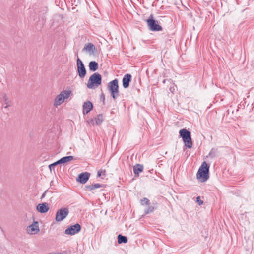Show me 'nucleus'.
I'll list each match as a JSON object with an SVG mask.
<instances>
[{
  "mask_svg": "<svg viewBox=\"0 0 254 254\" xmlns=\"http://www.w3.org/2000/svg\"><path fill=\"white\" fill-rule=\"evenodd\" d=\"M209 169V166L205 161H204L199 167L196 176L201 182H205L208 179Z\"/></svg>",
  "mask_w": 254,
  "mask_h": 254,
  "instance_id": "f257e3e1",
  "label": "nucleus"
},
{
  "mask_svg": "<svg viewBox=\"0 0 254 254\" xmlns=\"http://www.w3.org/2000/svg\"><path fill=\"white\" fill-rule=\"evenodd\" d=\"M72 95L71 90H64L60 92L55 98L54 101V107L57 108L62 104L65 100L68 99Z\"/></svg>",
  "mask_w": 254,
  "mask_h": 254,
  "instance_id": "f03ea898",
  "label": "nucleus"
},
{
  "mask_svg": "<svg viewBox=\"0 0 254 254\" xmlns=\"http://www.w3.org/2000/svg\"><path fill=\"white\" fill-rule=\"evenodd\" d=\"M101 75L98 73H94L89 77L87 86L89 89H94L101 85Z\"/></svg>",
  "mask_w": 254,
  "mask_h": 254,
  "instance_id": "7ed1b4c3",
  "label": "nucleus"
},
{
  "mask_svg": "<svg viewBox=\"0 0 254 254\" xmlns=\"http://www.w3.org/2000/svg\"><path fill=\"white\" fill-rule=\"evenodd\" d=\"M108 91L114 99H116L119 95L118 80L115 79L110 81L107 86Z\"/></svg>",
  "mask_w": 254,
  "mask_h": 254,
  "instance_id": "20e7f679",
  "label": "nucleus"
},
{
  "mask_svg": "<svg viewBox=\"0 0 254 254\" xmlns=\"http://www.w3.org/2000/svg\"><path fill=\"white\" fill-rule=\"evenodd\" d=\"M179 134L185 143V145L189 148H191L192 143L190 132L186 129H182L179 131Z\"/></svg>",
  "mask_w": 254,
  "mask_h": 254,
  "instance_id": "39448f33",
  "label": "nucleus"
},
{
  "mask_svg": "<svg viewBox=\"0 0 254 254\" xmlns=\"http://www.w3.org/2000/svg\"><path fill=\"white\" fill-rule=\"evenodd\" d=\"M69 212L67 208H61L56 213L55 220L57 222H61L64 220L68 216Z\"/></svg>",
  "mask_w": 254,
  "mask_h": 254,
  "instance_id": "423d86ee",
  "label": "nucleus"
},
{
  "mask_svg": "<svg viewBox=\"0 0 254 254\" xmlns=\"http://www.w3.org/2000/svg\"><path fill=\"white\" fill-rule=\"evenodd\" d=\"M150 17L151 18H149L147 20L149 29L152 31H159L161 30V26L158 24L157 22L153 19L152 16L151 15Z\"/></svg>",
  "mask_w": 254,
  "mask_h": 254,
  "instance_id": "0eeeda50",
  "label": "nucleus"
},
{
  "mask_svg": "<svg viewBox=\"0 0 254 254\" xmlns=\"http://www.w3.org/2000/svg\"><path fill=\"white\" fill-rule=\"evenodd\" d=\"M77 71L79 76L80 78L85 77L86 74V71L84 67V64L79 58L77 59Z\"/></svg>",
  "mask_w": 254,
  "mask_h": 254,
  "instance_id": "6e6552de",
  "label": "nucleus"
},
{
  "mask_svg": "<svg viewBox=\"0 0 254 254\" xmlns=\"http://www.w3.org/2000/svg\"><path fill=\"white\" fill-rule=\"evenodd\" d=\"M81 230L80 225L77 223L75 225L69 227L65 230V234L66 235H75L79 232Z\"/></svg>",
  "mask_w": 254,
  "mask_h": 254,
  "instance_id": "1a4fd4ad",
  "label": "nucleus"
},
{
  "mask_svg": "<svg viewBox=\"0 0 254 254\" xmlns=\"http://www.w3.org/2000/svg\"><path fill=\"white\" fill-rule=\"evenodd\" d=\"M27 232L28 234L34 235L39 232L38 223L34 221L32 224L27 227Z\"/></svg>",
  "mask_w": 254,
  "mask_h": 254,
  "instance_id": "9d476101",
  "label": "nucleus"
},
{
  "mask_svg": "<svg viewBox=\"0 0 254 254\" xmlns=\"http://www.w3.org/2000/svg\"><path fill=\"white\" fill-rule=\"evenodd\" d=\"M90 173L87 172L80 173L77 179V181L81 183L85 184L89 179Z\"/></svg>",
  "mask_w": 254,
  "mask_h": 254,
  "instance_id": "9b49d317",
  "label": "nucleus"
},
{
  "mask_svg": "<svg viewBox=\"0 0 254 254\" xmlns=\"http://www.w3.org/2000/svg\"><path fill=\"white\" fill-rule=\"evenodd\" d=\"M0 102L4 103L6 105L4 107L5 108L11 106V101L5 94L1 93L0 94Z\"/></svg>",
  "mask_w": 254,
  "mask_h": 254,
  "instance_id": "f8f14e48",
  "label": "nucleus"
},
{
  "mask_svg": "<svg viewBox=\"0 0 254 254\" xmlns=\"http://www.w3.org/2000/svg\"><path fill=\"white\" fill-rule=\"evenodd\" d=\"M93 109V104L90 101H86L83 105V113L87 114Z\"/></svg>",
  "mask_w": 254,
  "mask_h": 254,
  "instance_id": "ddd939ff",
  "label": "nucleus"
},
{
  "mask_svg": "<svg viewBox=\"0 0 254 254\" xmlns=\"http://www.w3.org/2000/svg\"><path fill=\"white\" fill-rule=\"evenodd\" d=\"M83 50L88 52L89 54L91 55L94 54L96 48L92 43H89L84 46Z\"/></svg>",
  "mask_w": 254,
  "mask_h": 254,
  "instance_id": "4468645a",
  "label": "nucleus"
},
{
  "mask_svg": "<svg viewBox=\"0 0 254 254\" xmlns=\"http://www.w3.org/2000/svg\"><path fill=\"white\" fill-rule=\"evenodd\" d=\"M131 79V76L129 74H127L124 76L123 78V86L124 88H127L129 87Z\"/></svg>",
  "mask_w": 254,
  "mask_h": 254,
  "instance_id": "2eb2a0df",
  "label": "nucleus"
},
{
  "mask_svg": "<svg viewBox=\"0 0 254 254\" xmlns=\"http://www.w3.org/2000/svg\"><path fill=\"white\" fill-rule=\"evenodd\" d=\"M49 208L48 206V205L46 203L39 204L37 206V210L40 213H46L48 212Z\"/></svg>",
  "mask_w": 254,
  "mask_h": 254,
  "instance_id": "dca6fc26",
  "label": "nucleus"
},
{
  "mask_svg": "<svg viewBox=\"0 0 254 254\" xmlns=\"http://www.w3.org/2000/svg\"><path fill=\"white\" fill-rule=\"evenodd\" d=\"M143 170V166L140 164H136L133 167V172L136 176H138L139 174Z\"/></svg>",
  "mask_w": 254,
  "mask_h": 254,
  "instance_id": "f3484780",
  "label": "nucleus"
},
{
  "mask_svg": "<svg viewBox=\"0 0 254 254\" xmlns=\"http://www.w3.org/2000/svg\"><path fill=\"white\" fill-rule=\"evenodd\" d=\"M98 67V63L95 61H91L89 64V69L92 71H95Z\"/></svg>",
  "mask_w": 254,
  "mask_h": 254,
  "instance_id": "a211bd4d",
  "label": "nucleus"
},
{
  "mask_svg": "<svg viewBox=\"0 0 254 254\" xmlns=\"http://www.w3.org/2000/svg\"><path fill=\"white\" fill-rule=\"evenodd\" d=\"M73 160V156H69L62 158L60 159L61 164H65Z\"/></svg>",
  "mask_w": 254,
  "mask_h": 254,
  "instance_id": "6ab92c4d",
  "label": "nucleus"
},
{
  "mask_svg": "<svg viewBox=\"0 0 254 254\" xmlns=\"http://www.w3.org/2000/svg\"><path fill=\"white\" fill-rule=\"evenodd\" d=\"M127 242V239L126 236H123L121 234L118 236V242L119 244L126 243Z\"/></svg>",
  "mask_w": 254,
  "mask_h": 254,
  "instance_id": "aec40b11",
  "label": "nucleus"
},
{
  "mask_svg": "<svg viewBox=\"0 0 254 254\" xmlns=\"http://www.w3.org/2000/svg\"><path fill=\"white\" fill-rule=\"evenodd\" d=\"M95 120L96 124H100L103 121V116L102 115H98Z\"/></svg>",
  "mask_w": 254,
  "mask_h": 254,
  "instance_id": "412c9836",
  "label": "nucleus"
},
{
  "mask_svg": "<svg viewBox=\"0 0 254 254\" xmlns=\"http://www.w3.org/2000/svg\"><path fill=\"white\" fill-rule=\"evenodd\" d=\"M154 209V208L152 206H149L145 210V212L146 214H149L152 212Z\"/></svg>",
  "mask_w": 254,
  "mask_h": 254,
  "instance_id": "4be33fe9",
  "label": "nucleus"
},
{
  "mask_svg": "<svg viewBox=\"0 0 254 254\" xmlns=\"http://www.w3.org/2000/svg\"><path fill=\"white\" fill-rule=\"evenodd\" d=\"M149 200L146 198H144L140 200L141 205H147L148 204Z\"/></svg>",
  "mask_w": 254,
  "mask_h": 254,
  "instance_id": "5701e85b",
  "label": "nucleus"
},
{
  "mask_svg": "<svg viewBox=\"0 0 254 254\" xmlns=\"http://www.w3.org/2000/svg\"><path fill=\"white\" fill-rule=\"evenodd\" d=\"M61 164V162H60V159L58 161L50 164L49 166V167L50 168V169L51 170H52V167H55L56 165H58V164Z\"/></svg>",
  "mask_w": 254,
  "mask_h": 254,
  "instance_id": "b1692460",
  "label": "nucleus"
},
{
  "mask_svg": "<svg viewBox=\"0 0 254 254\" xmlns=\"http://www.w3.org/2000/svg\"><path fill=\"white\" fill-rule=\"evenodd\" d=\"M105 174V170H99L98 171V173H97V176L98 177H100L102 175H104Z\"/></svg>",
  "mask_w": 254,
  "mask_h": 254,
  "instance_id": "393cba45",
  "label": "nucleus"
},
{
  "mask_svg": "<svg viewBox=\"0 0 254 254\" xmlns=\"http://www.w3.org/2000/svg\"><path fill=\"white\" fill-rule=\"evenodd\" d=\"M86 188H87V190H95L94 187L93 185L87 186Z\"/></svg>",
  "mask_w": 254,
  "mask_h": 254,
  "instance_id": "a878e982",
  "label": "nucleus"
},
{
  "mask_svg": "<svg viewBox=\"0 0 254 254\" xmlns=\"http://www.w3.org/2000/svg\"><path fill=\"white\" fill-rule=\"evenodd\" d=\"M196 199H197V201L198 202V204L199 205H201L203 204V202L202 200H201L200 198V197L199 196H198L197 198H196Z\"/></svg>",
  "mask_w": 254,
  "mask_h": 254,
  "instance_id": "bb28decb",
  "label": "nucleus"
},
{
  "mask_svg": "<svg viewBox=\"0 0 254 254\" xmlns=\"http://www.w3.org/2000/svg\"><path fill=\"white\" fill-rule=\"evenodd\" d=\"M92 185H93L95 189L99 188L101 187V185L99 183H96V184H92Z\"/></svg>",
  "mask_w": 254,
  "mask_h": 254,
  "instance_id": "cd10ccee",
  "label": "nucleus"
},
{
  "mask_svg": "<svg viewBox=\"0 0 254 254\" xmlns=\"http://www.w3.org/2000/svg\"><path fill=\"white\" fill-rule=\"evenodd\" d=\"M49 254H61V253H50Z\"/></svg>",
  "mask_w": 254,
  "mask_h": 254,
  "instance_id": "c85d7f7f",
  "label": "nucleus"
},
{
  "mask_svg": "<svg viewBox=\"0 0 254 254\" xmlns=\"http://www.w3.org/2000/svg\"><path fill=\"white\" fill-rule=\"evenodd\" d=\"M174 90H175V89H174V88H173V89H172V88H170V91H171V92H172V93L173 92V91H174Z\"/></svg>",
  "mask_w": 254,
  "mask_h": 254,
  "instance_id": "c756f323",
  "label": "nucleus"
},
{
  "mask_svg": "<svg viewBox=\"0 0 254 254\" xmlns=\"http://www.w3.org/2000/svg\"><path fill=\"white\" fill-rule=\"evenodd\" d=\"M212 153V151L210 152L209 155H211Z\"/></svg>",
  "mask_w": 254,
  "mask_h": 254,
  "instance_id": "7c9ffc66",
  "label": "nucleus"
},
{
  "mask_svg": "<svg viewBox=\"0 0 254 254\" xmlns=\"http://www.w3.org/2000/svg\"><path fill=\"white\" fill-rule=\"evenodd\" d=\"M54 167H52V169H54Z\"/></svg>",
  "mask_w": 254,
  "mask_h": 254,
  "instance_id": "2f4dec72",
  "label": "nucleus"
}]
</instances>
